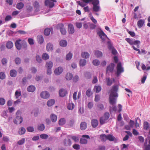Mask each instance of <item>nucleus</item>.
<instances>
[{
	"instance_id": "nucleus-18",
	"label": "nucleus",
	"mask_w": 150,
	"mask_h": 150,
	"mask_svg": "<svg viewBox=\"0 0 150 150\" xmlns=\"http://www.w3.org/2000/svg\"><path fill=\"white\" fill-rule=\"evenodd\" d=\"M68 32L70 34H72L74 32V26L72 24H70L68 25Z\"/></svg>"
},
{
	"instance_id": "nucleus-15",
	"label": "nucleus",
	"mask_w": 150,
	"mask_h": 150,
	"mask_svg": "<svg viewBox=\"0 0 150 150\" xmlns=\"http://www.w3.org/2000/svg\"><path fill=\"white\" fill-rule=\"evenodd\" d=\"M91 122L92 127L94 128L96 127L98 125V121L96 119H92Z\"/></svg>"
},
{
	"instance_id": "nucleus-11",
	"label": "nucleus",
	"mask_w": 150,
	"mask_h": 150,
	"mask_svg": "<svg viewBox=\"0 0 150 150\" xmlns=\"http://www.w3.org/2000/svg\"><path fill=\"white\" fill-rule=\"evenodd\" d=\"M105 108L103 104L99 103L97 104L96 109L97 111H100L103 110Z\"/></svg>"
},
{
	"instance_id": "nucleus-40",
	"label": "nucleus",
	"mask_w": 150,
	"mask_h": 150,
	"mask_svg": "<svg viewBox=\"0 0 150 150\" xmlns=\"http://www.w3.org/2000/svg\"><path fill=\"white\" fill-rule=\"evenodd\" d=\"M144 129L147 130L149 128V123L147 122H145L144 123Z\"/></svg>"
},
{
	"instance_id": "nucleus-14",
	"label": "nucleus",
	"mask_w": 150,
	"mask_h": 150,
	"mask_svg": "<svg viewBox=\"0 0 150 150\" xmlns=\"http://www.w3.org/2000/svg\"><path fill=\"white\" fill-rule=\"evenodd\" d=\"M63 71V69L61 67H59L57 68L54 71L55 74L58 75L61 74Z\"/></svg>"
},
{
	"instance_id": "nucleus-60",
	"label": "nucleus",
	"mask_w": 150,
	"mask_h": 150,
	"mask_svg": "<svg viewBox=\"0 0 150 150\" xmlns=\"http://www.w3.org/2000/svg\"><path fill=\"white\" fill-rule=\"evenodd\" d=\"M28 41L29 44L30 45H33L34 44V40L33 38H28Z\"/></svg>"
},
{
	"instance_id": "nucleus-17",
	"label": "nucleus",
	"mask_w": 150,
	"mask_h": 150,
	"mask_svg": "<svg viewBox=\"0 0 150 150\" xmlns=\"http://www.w3.org/2000/svg\"><path fill=\"white\" fill-rule=\"evenodd\" d=\"M63 143L65 146H70L71 144V142L69 139H65L63 141Z\"/></svg>"
},
{
	"instance_id": "nucleus-6",
	"label": "nucleus",
	"mask_w": 150,
	"mask_h": 150,
	"mask_svg": "<svg viewBox=\"0 0 150 150\" xmlns=\"http://www.w3.org/2000/svg\"><path fill=\"white\" fill-rule=\"evenodd\" d=\"M97 34L99 36L100 38L102 40L103 42L104 41L108 38L106 35L102 30L98 32Z\"/></svg>"
},
{
	"instance_id": "nucleus-49",
	"label": "nucleus",
	"mask_w": 150,
	"mask_h": 150,
	"mask_svg": "<svg viewBox=\"0 0 150 150\" xmlns=\"http://www.w3.org/2000/svg\"><path fill=\"white\" fill-rule=\"evenodd\" d=\"M86 96L88 97H90L91 96L92 94V93L91 89L89 88L86 91Z\"/></svg>"
},
{
	"instance_id": "nucleus-39",
	"label": "nucleus",
	"mask_w": 150,
	"mask_h": 150,
	"mask_svg": "<svg viewBox=\"0 0 150 150\" xmlns=\"http://www.w3.org/2000/svg\"><path fill=\"white\" fill-rule=\"evenodd\" d=\"M94 89L96 93H99L101 90V88L100 86H95Z\"/></svg>"
},
{
	"instance_id": "nucleus-13",
	"label": "nucleus",
	"mask_w": 150,
	"mask_h": 150,
	"mask_svg": "<svg viewBox=\"0 0 150 150\" xmlns=\"http://www.w3.org/2000/svg\"><path fill=\"white\" fill-rule=\"evenodd\" d=\"M46 49L47 52L52 51L53 49V45L51 43H48L46 46Z\"/></svg>"
},
{
	"instance_id": "nucleus-24",
	"label": "nucleus",
	"mask_w": 150,
	"mask_h": 150,
	"mask_svg": "<svg viewBox=\"0 0 150 150\" xmlns=\"http://www.w3.org/2000/svg\"><path fill=\"white\" fill-rule=\"evenodd\" d=\"M13 46V42L10 41H8L6 43V47L8 49H11Z\"/></svg>"
},
{
	"instance_id": "nucleus-19",
	"label": "nucleus",
	"mask_w": 150,
	"mask_h": 150,
	"mask_svg": "<svg viewBox=\"0 0 150 150\" xmlns=\"http://www.w3.org/2000/svg\"><path fill=\"white\" fill-rule=\"evenodd\" d=\"M87 123L84 122H81L80 125V127L81 130H84L87 128Z\"/></svg>"
},
{
	"instance_id": "nucleus-7",
	"label": "nucleus",
	"mask_w": 150,
	"mask_h": 150,
	"mask_svg": "<svg viewBox=\"0 0 150 150\" xmlns=\"http://www.w3.org/2000/svg\"><path fill=\"white\" fill-rule=\"evenodd\" d=\"M115 67V64L113 63H111L106 68V73H108L109 72L112 73Z\"/></svg>"
},
{
	"instance_id": "nucleus-48",
	"label": "nucleus",
	"mask_w": 150,
	"mask_h": 150,
	"mask_svg": "<svg viewBox=\"0 0 150 150\" xmlns=\"http://www.w3.org/2000/svg\"><path fill=\"white\" fill-rule=\"evenodd\" d=\"M72 57V54L71 53L69 52L66 55V59L67 60H69L71 59Z\"/></svg>"
},
{
	"instance_id": "nucleus-44",
	"label": "nucleus",
	"mask_w": 150,
	"mask_h": 150,
	"mask_svg": "<svg viewBox=\"0 0 150 150\" xmlns=\"http://www.w3.org/2000/svg\"><path fill=\"white\" fill-rule=\"evenodd\" d=\"M51 30L49 28L45 29L44 31V33L46 35H48L50 33Z\"/></svg>"
},
{
	"instance_id": "nucleus-22",
	"label": "nucleus",
	"mask_w": 150,
	"mask_h": 150,
	"mask_svg": "<svg viewBox=\"0 0 150 150\" xmlns=\"http://www.w3.org/2000/svg\"><path fill=\"white\" fill-rule=\"evenodd\" d=\"M35 86L33 85H30L28 86L27 88L28 91L30 92H33L35 91Z\"/></svg>"
},
{
	"instance_id": "nucleus-51",
	"label": "nucleus",
	"mask_w": 150,
	"mask_h": 150,
	"mask_svg": "<svg viewBox=\"0 0 150 150\" xmlns=\"http://www.w3.org/2000/svg\"><path fill=\"white\" fill-rule=\"evenodd\" d=\"M93 64L94 65L97 66L99 65L100 62L98 60L95 59L93 61Z\"/></svg>"
},
{
	"instance_id": "nucleus-63",
	"label": "nucleus",
	"mask_w": 150,
	"mask_h": 150,
	"mask_svg": "<svg viewBox=\"0 0 150 150\" xmlns=\"http://www.w3.org/2000/svg\"><path fill=\"white\" fill-rule=\"evenodd\" d=\"M12 18V17L11 15H7L5 18V20L6 21H8L11 20Z\"/></svg>"
},
{
	"instance_id": "nucleus-55",
	"label": "nucleus",
	"mask_w": 150,
	"mask_h": 150,
	"mask_svg": "<svg viewBox=\"0 0 150 150\" xmlns=\"http://www.w3.org/2000/svg\"><path fill=\"white\" fill-rule=\"evenodd\" d=\"M27 130L29 132H32L34 131V129L32 126H30L27 127Z\"/></svg>"
},
{
	"instance_id": "nucleus-30",
	"label": "nucleus",
	"mask_w": 150,
	"mask_h": 150,
	"mask_svg": "<svg viewBox=\"0 0 150 150\" xmlns=\"http://www.w3.org/2000/svg\"><path fill=\"white\" fill-rule=\"evenodd\" d=\"M95 55L98 57H101L102 56V52L96 50L95 51Z\"/></svg>"
},
{
	"instance_id": "nucleus-26",
	"label": "nucleus",
	"mask_w": 150,
	"mask_h": 150,
	"mask_svg": "<svg viewBox=\"0 0 150 150\" xmlns=\"http://www.w3.org/2000/svg\"><path fill=\"white\" fill-rule=\"evenodd\" d=\"M50 117L51 120L52 122H55L57 121V117L56 115L53 114H52L50 115Z\"/></svg>"
},
{
	"instance_id": "nucleus-2",
	"label": "nucleus",
	"mask_w": 150,
	"mask_h": 150,
	"mask_svg": "<svg viewBox=\"0 0 150 150\" xmlns=\"http://www.w3.org/2000/svg\"><path fill=\"white\" fill-rule=\"evenodd\" d=\"M92 2L93 6V11L98 12L100 11V8L99 5V1L98 0H93Z\"/></svg>"
},
{
	"instance_id": "nucleus-25",
	"label": "nucleus",
	"mask_w": 150,
	"mask_h": 150,
	"mask_svg": "<svg viewBox=\"0 0 150 150\" xmlns=\"http://www.w3.org/2000/svg\"><path fill=\"white\" fill-rule=\"evenodd\" d=\"M10 74L11 77H15L17 75V71L14 69L11 70L10 71Z\"/></svg>"
},
{
	"instance_id": "nucleus-29",
	"label": "nucleus",
	"mask_w": 150,
	"mask_h": 150,
	"mask_svg": "<svg viewBox=\"0 0 150 150\" xmlns=\"http://www.w3.org/2000/svg\"><path fill=\"white\" fill-rule=\"evenodd\" d=\"M86 60L84 59H81L79 61V65L80 66L83 67L86 65Z\"/></svg>"
},
{
	"instance_id": "nucleus-45",
	"label": "nucleus",
	"mask_w": 150,
	"mask_h": 150,
	"mask_svg": "<svg viewBox=\"0 0 150 150\" xmlns=\"http://www.w3.org/2000/svg\"><path fill=\"white\" fill-rule=\"evenodd\" d=\"M21 95V91H19L18 90L16 91L15 93V96L16 99H18L19 96Z\"/></svg>"
},
{
	"instance_id": "nucleus-20",
	"label": "nucleus",
	"mask_w": 150,
	"mask_h": 150,
	"mask_svg": "<svg viewBox=\"0 0 150 150\" xmlns=\"http://www.w3.org/2000/svg\"><path fill=\"white\" fill-rule=\"evenodd\" d=\"M107 140H108L110 141H117V139L113 136L111 134H108L107 135Z\"/></svg>"
},
{
	"instance_id": "nucleus-31",
	"label": "nucleus",
	"mask_w": 150,
	"mask_h": 150,
	"mask_svg": "<svg viewBox=\"0 0 150 150\" xmlns=\"http://www.w3.org/2000/svg\"><path fill=\"white\" fill-rule=\"evenodd\" d=\"M101 140L103 142H105L107 140V135L105 134H102L100 135Z\"/></svg>"
},
{
	"instance_id": "nucleus-38",
	"label": "nucleus",
	"mask_w": 150,
	"mask_h": 150,
	"mask_svg": "<svg viewBox=\"0 0 150 150\" xmlns=\"http://www.w3.org/2000/svg\"><path fill=\"white\" fill-rule=\"evenodd\" d=\"M73 77V75L71 73H67L66 75V79L69 80H71Z\"/></svg>"
},
{
	"instance_id": "nucleus-35",
	"label": "nucleus",
	"mask_w": 150,
	"mask_h": 150,
	"mask_svg": "<svg viewBox=\"0 0 150 150\" xmlns=\"http://www.w3.org/2000/svg\"><path fill=\"white\" fill-rule=\"evenodd\" d=\"M45 126L44 124H40L38 126V129L40 131H42L45 129Z\"/></svg>"
},
{
	"instance_id": "nucleus-43",
	"label": "nucleus",
	"mask_w": 150,
	"mask_h": 150,
	"mask_svg": "<svg viewBox=\"0 0 150 150\" xmlns=\"http://www.w3.org/2000/svg\"><path fill=\"white\" fill-rule=\"evenodd\" d=\"M53 66V63L51 61L47 62L46 67L49 69H51Z\"/></svg>"
},
{
	"instance_id": "nucleus-8",
	"label": "nucleus",
	"mask_w": 150,
	"mask_h": 150,
	"mask_svg": "<svg viewBox=\"0 0 150 150\" xmlns=\"http://www.w3.org/2000/svg\"><path fill=\"white\" fill-rule=\"evenodd\" d=\"M57 27L58 28L60 29V31L62 34L64 35L66 34L67 33L66 30L64 28V25L63 24H59L57 25Z\"/></svg>"
},
{
	"instance_id": "nucleus-34",
	"label": "nucleus",
	"mask_w": 150,
	"mask_h": 150,
	"mask_svg": "<svg viewBox=\"0 0 150 150\" xmlns=\"http://www.w3.org/2000/svg\"><path fill=\"white\" fill-rule=\"evenodd\" d=\"M65 123L66 120L64 118L60 119L59 121V125L61 126L64 125Z\"/></svg>"
},
{
	"instance_id": "nucleus-1",
	"label": "nucleus",
	"mask_w": 150,
	"mask_h": 150,
	"mask_svg": "<svg viewBox=\"0 0 150 150\" xmlns=\"http://www.w3.org/2000/svg\"><path fill=\"white\" fill-rule=\"evenodd\" d=\"M118 90V86L117 85H114L111 89V92L109 96V102L110 104L113 105L112 107H110L109 111L110 113L113 111H116L117 107L114 105L116 102L118 94L117 93Z\"/></svg>"
},
{
	"instance_id": "nucleus-27",
	"label": "nucleus",
	"mask_w": 150,
	"mask_h": 150,
	"mask_svg": "<svg viewBox=\"0 0 150 150\" xmlns=\"http://www.w3.org/2000/svg\"><path fill=\"white\" fill-rule=\"evenodd\" d=\"M55 100L53 99L49 100L47 103V105L48 106H51L55 103Z\"/></svg>"
},
{
	"instance_id": "nucleus-47",
	"label": "nucleus",
	"mask_w": 150,
	"mask_h": 150,
	"mask_svg": "<svg viewBox=\"0 0 150 150\" xmlns=\"http://www.w3.org/2000/svg\"><path fill=\"white\" fill-rule=\"evenodd\" d=\"M70 137L75 142H78L79 140V138L78 137L74 136H70Z\"/></svg>"
},
{
	"instance_id": "nucleus-62",
	"label": "nucleus",
	"mask_w": 150,
	"mask_h": 150,
	"mask_svg": "<svg viewBox=\"0 0 150 150\" xmlns=\"http://www.w3.org/2000/svg\"><path fill=\"white\" fill-rule=\"evenodd\" d=\"M5 103V100L4 98H0V105H4Z\"/></svg>"
},
{
	"instance_id": "nucleus-32",
	"label": "nucleus",
	"mask_w": 150,
	"mask_h": 150,
	"mask_svg": "<svg viewBox=\"0 0 150 150\" xmlns=\"http://www.w3.org/2000/svg\"><path fill=\"white\" fill-rule=\"evenodd\" d=\"M67 42L64 40H61L59 42L60 45L62 47H66L67 45Z\"/></svg>"
},
{
	"instance_id": "nucleus-21",
	"label": "nucleus",
	"mask_w": 150,
	"mask_h": 150,
	"mask_svg": "<svg viewBox=\"0 0 150 150\" xmlns=\"http://www.w3.org/2000/svg\"><path fill=\"white\" fill-rule=\"evenodd\" d=\"M89 54L87 52H82L81 54V56L82 57L85 59H87L89 57Z\"/></svg>"
},
{
	"instance_id": "nucleus-53",
	"label": "nucleus",
	"mask_w": 150,
	"mask_h": 150,
	"mask_svg": "<svg viewBox=\"0 0 150 150\" xmlns=\"http://www.w3.org/2000/svg\"><path fill=\"white\" fill-rule=\"evenodd\" d=\"M106 79L107 85L108 86H111L112 83V81L109 78H106Z\"/></svg>"
},
{
	"instance_id": "nucleus-41",
	"label": "nucleus",
	"mask_w": 150,
	"mask_h": 150,
	"mask_svg": "<svg viewBox=\"0 0 150 150\" xmlns=\"http://www.w3.org/2000/svg\"><path fill=\"white\" fill-rule=\"evenodd\" d=\"M24 5L22 2H20L16 5V8L18 9H21L23 7Z\"/></svg>"
},
{
	"instance_id": "nucleus-3",
	"label": "nucleus",
	"mask_w": 150,
	"mask_h": 150,
	"mask_svg": "<svg viewBox=\"0 0 150 150\" xmlns=\"http://www.w3.org/2000/svg\"><path fill=\"white\" fill-rule=\"evenodd\" d=\"M124 72L123 68L122 67L121 63L120 62L118 63L117 66V71L116 74L118 77L120 74Z\"/></svg>"
},
{
	"instance_id": "nucleus-33",
	"label": "nucleus",
	"mask_w": 150,
	"mask_h": 150,
	"mask_svg": "<svg viewBox=\"0 0 150 150\" xmlns=\"http://www.w3.org/2000/svg\"><path fill=\"white\" fill-rule=\"evenodd\" d=\"M38 43L40 44L44 42V38L42 35L38 36Z\"/></svg>"
},
{
	"instance_id": "nucleus-23",
	"label": "nucleus",
	"mask_w": 150,
	"mask_h": 150,
	"mask_svg": "<svg viewBox=\"0 0 150 150\" xmlns=\"http://www.w3.org/2000/svg\"><path fill=\"white\" fill-rule=\"evenodd\" d=\"M144 23V20L141 19L139 20L137 22V25L139 28H140L142 27Z\"/></svg>"
},
{
	"instance_id": "nucleus-57",
	"label": "nucleus",
	"mask_w": 150,
	"mask_h": 150,
	"mask_svg": "<svg viewBox=\"0 0 150 150\" xmlns=\"http://www.w3.org/2000/svg\"><path fill=\"white\" fill-rule=\"evenodd\" d=\"M40 137L42 139H46L48 137V136L47 134H42L40 135Z\"/></svg>"
},
{
	"instance_id": "nucleus-59",
	"label": "nucleus",
	"mask_w": 150,
	"mask_h": 150,
	"mask_svg": "<svg viewBox=\"0 0 150 150\" xmlns=\"http://www.w3.org/2000/svg\"><path fill=\"white\" fill-rule=\"evenodd\" d=\"M74 120L73 119H72L69 121L68 125L70 127H72L74 124Z\"/></svg>"
},
{
	"instance_id": "nucleus-12",
	"label": "nucleus",
	"mask_w": 150,
	"mask_h": 150,
	"mask_svg": "<svg viewBox=\"0 0 150 150\" xmlns=\"http://www.w3.org/2000/svg\"><path fill=\"white\" fill-rule=\"evenodd\" d=\"M67 93V90L65 89L62 88L59 91V95L62 97H64Z\"/></svg>"
},
{
	"instance_id": "nucleus-42",
	"label": "nucleus",
	"mask_w": 150,
	"mask_h": 150,
	"mask_svg": "<svg viewBox=\"0 0 150 150\" xmlns=\"http://www.w3.org/2000/svg\"><path fill=\"white\" fill-rule=\"evenodd\" d=\"M49 55L46 53H43L42 55V58L44 60H47L49 59Z\"/></svg>"
},
{
	"instance_id": "nucleus-52",
	"label": "nucleus",
	"mask_w": 150,
	"mask_h": 150,
	"mask_svg": "<svg viewBox=\"0 0 150 150\" xmlns=\"http://www.w3.org/2000/svg\"><path fill=\"white\" fill-rule=\"evenodd\" d=\"M87 142V140L85 139L81 138L80 141V143L81 144H86Z\"/></svg>"
},
{
	"instance_id": "nucleus-46",
	"label": "nucleus",
	"mask_w": 150,
	"mask_h": 150,
	"mask_svg": "<svg viewBox=\"0 0 150 150\" xmlns=\"http://www.w3.org/2000/svg\"><path fill=\"white\" fill-rule=\"evenodd\" d=\"M107 120L103 117H101L100 119V122L101 125H102L105 123V121Z\"/></svg>"
},
{
	"instance_id": "nucleus-5",
	"label": "nucleus",
	"mask_w": 150,
	"mask_h": 150,
	"mask_svg": "<svg viewBox=\"0 0 150 150\" xmlns=\"http://www.w3.org/2000/svg\"><path fill=\"white\" fill-rule=\"evenodd\" d=\"M57 1L56 0H46L45 3V6H48L50 8H51L53 7L54 6V2H56Z\"/></svg>"
},
{
	"instance_id": "nucleus-64",
	"label": "nucleus",
	"mask_w": 150,
	"mask_h": 150,
	"mask_svg": "<svg viewBox=\"0 0 150 150\" xmlns=\"http://www.w3.org/2000/svg\"><path fill=\"white\" fill-rule=\"evenodd\" d=\"M89 26L90 29L91 30L94 29L96 27V25L95 24L92 23H91L90 24Z\"/></svg>"
},
{
	"instance_id": "nucleus-37",
	"label": "nucleus",
	"mask_w": 150,
	"mask_h": 150,
	"mask_svg": "<svg viewBox=\"0 0 150 150\" xmlns=\"http://www.w3.org/2000/svg\"><path fill=\"white\" fill-rule=\"evenodd\" d=\"M26 132L25 129L23 127H21L19 129L18 132L20 134L22 135L24 134Z\"/></svg>"
},
{
	"instance_id": "nucleus-56",
	"label": "nucleus",
	"mask_w": 150,
	"mask_h": 150,
	"mask_svg": "<svg viewBox=\"0 0 150 150\" xmlns=\"http://www.w3.org/2000/svg\"><path fill=\"white\" fill-rule=\"evenodd\" d=\"M6 78V75L3 72H0V79H4Z\"/></svg>"
},
{
	"instance_id": "nucleus-16",
	"label": "nucleus",
	"mask_w": 150,
	"mask_h": 150,
	"mask_svg": "<svg viewBox=\"0 0 150 150\" xmlns=\"http://www.w3.org/2000/svg\"><path fill=\"white\" fill-rule=\"evenodd\" d=\"M21 41V39H18L16 40L15 43V46L16 48L18 50H20L21 49V45L20 43Z\"/></svg>"
},
{
	"instance_id": "nucleus-58",
	"label": "nucleus",
	"mask_w": 150,
	"mask_h": 150,
	"mask_svg": "<svg viewBox=\"0 0 150 150\" xmlns=\"http://www.w3.org/2000/svg\"><path fill=\"white\" fill-rule=\"evenodd\" d=\"M108 48L109 50H110L114 48V47H113L112 44L110 41H108Z\"/></svg>"
},
{
	"instance_id": "nucleus-10",
	"label": "nucleus",
	"mask_w": 150,
	"mask_h": 150,
	"mask_svg": "<svg viewBox=\"0 0 150 150\" xmlns=\"http://www.w3.org/2000/svg\"><path fill=\"white\" fill-rule=\"evenodd\" d=\"M23 122V117L21 116H16V118L14 119L13 122L16 124L21 123Z\"/></svg>"
},
{
	"instance_id": "nucleus-28",
	"label": "nucleus",
	"mask_w": 150,
	"mask_h": 150,
	"mask_svg": "<svg viewBox=\"0 0 150 150\" xmlns=\"http://www.w3.org/2000/svg\"><path fill=\"white\" fill-rule=\"evenodd\" d=\"M34 8H36L35 12H38L39 11V5L38 2L37 1H35L34 4Z\"/></svg>"
},
{
	"instance_id": "nucleus-50",
	"label": "nucleus",
	"mask_w": 150,
	"mask_h": 150,
	"mask_svg": "<svg viewBox=\"0 0 150 150\" xmlns=\"http://www.w3.org/2000/svg\"><path fill=\"white\" fill-rule=\"evenodd\" d=\"M15 63L17 64H19L21 62V60L19 57H17L15 58Z\"/></svg>"
},
{
	"instance_id": "nucleus-9",
	"label": "nucleus",
	"mask_w": 150,
	"mask_h": 150,
	"mask_svg": "<svg viewBox=\"0 0 150 150\" xmlns=\"http://www.w3.org/2000/svg\"><path fill=\"white\" fill-rule=\"evenodd\" d=\"M40 96L41 98L46 99L49 98L50 96V94L47 91H43L41 93Z\"/></svg>"
},
{
	"instance_id": "nucleus-54",
	"label": "nucleus",
	"mask_w": 150,
	"mask_h": 150,
	"mask_svg": "<svg viewBox=\"0 0 150 150\" xmlns=\"http://www.w3.org/2000/svg\"><path fill=\"white\" fill-rule=\"evenodd\" d=\"M25 138H23L21 140L18 142L17 144L19 145H21L23 144L25 141Z\"/></svg>"
},
{
	"instance_id": "nucleus-61",
	"label": "nucleus",
	"mask_w": 150,
	"mask_h": 150,
	"mask_svg": "<svg viewBox=\"0 0 150 150\" xmlns=\"http://www.w3.org/2000/svg\"><path fill=\"white\" fill-rule=\"evenodd\" d=\"M36 61L39 63H40L42 61V59L40 57L39 55H37L36 57Z\"/></svg>"
},
{
	"instance_id": "nucleus-36",
	"label": "nucleus",
	"mask_w": 150,
	"mask_h": 150,
	"mask_svg": "<svg viewBox=\"0 0 150 150\" xmlns=\"http://www.w3.org/2000/svg\"><path fill=\"white\" fill-rule=\"evenodd\" d=\"M74 104L73 103H69L68 104L67 108L68 109L70 110H72L74 108Z\"/></svg>"
},
{
	"instance_id": "nucleus-4",
	"label": "nucleus",
	"mask_w": 150,
	"mask_h": 150,
	"mask_svg": "<svg viewBox=\"0 0 150 150\" xmlns=\"http://www.w3.org/2000/svg\"><path fill=\"white\" fill-rule=\"evenodd\" d=\"M125 40L130 45H137V47L138 48L139 47V45H138L140 43L139 41L135 40L134 39H131L129 38H126Z\"/></svg>"
}]
</instances>
